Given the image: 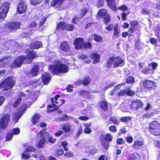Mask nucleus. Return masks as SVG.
Segmentation results:
<instances>
[{
  "instance_id": "f257e3e1",
  "label": "nucleus",
  "mask_w": 160,
  "mask_h": 160,
  "mask_svg": "<svg viewBox=\"0 0 160 160\" xmlns=\"http://www.w3.org/2000/svg\"><path fill=\"white\" fill-rule=\"evenodd\" d=\"M49 57H52L48 58V60L54 62L55 63L54 65H50L49 66V69L52 71L53 74L58 75L60 73H65L68 72V68L66 65L61 63L58 60H52V58H54L55 57L54 53H52V56L49 55Z\"/></svg>"
},
{
  "instance_id": "f03ea898",
  "label": "nucleus",
  "mask_w": 160,
  "mask_h": 160,
  "mask_svg": "<svg viewBox=\"0 0 160 160\" xmlns=\"http://www.w3.org/2000/svg\"><path fill=\"white\" fill-rule=\"evenodd\" d=\"M26 53L27 57L22 56L17 58L13 64L12 67H19L22 63L24 62L27 64H29L32 62L34 58L38 56L35 52L29 50H27Z\"/></svg>"
},
{
  "instance_id": "7ed1b4c3",
  "label": "nucleus",
  "mask_w": 160,
  "mask_h": 160,
  "mask_svg": "<svg viewBox=\"0 0 160 160\" xmlns=\"http://www.w3.org/2000/svg\"><path fill=\"white\" fill-rule=\"evenodd\" d=\"M60 96L56 95L53 98H51L52 105H49L48 107V111L51 112L57 109L59 106L64 103L65 100L63 99H60L58 98Z\"/></svg>"
},
{
  "instance_id": "20e7f679",
  "label": "nucleus",
  "mask_w": 160,
  "mask_h": 160,
  "mask_svg": "<svg viewBox=\"0 0 160 160\" xmlns=\"http://www.w3.org/2000/svg\"><path fill=\"white\" fill-rule=\"evenodd\" d=\"M15 84L14 78L13 77H9L6 78L3 82L0 84V88L2 87L4 91L11 89Z\"/></svg>"
},
{
  "instance_id": "39448f33",
  "label": "nucleus",
  "mask_w": 160,
  "mask_h": 160,
  "mask_svg": "<svg viewBox=\"0 0 160 160\" xmlns=\"http://www.w3.org/2000/svg\"><path fill=\"white\" fill-rule=\"evenodd\" d=\"M149 129L152 135L157 136L160 135V124L158 122L153 121L150 123Z\"/></svg>"
},
{
  "instance_id": "423d86ee",
  "label": "nucleus",
  "mask_w": 160,
  "mask_h": 160,
  "mask_svg": "<svg viewBox=\"0 0 160 160\" xmlns=\"http://www.w3.org/2000/svg\"><path fill=\"white\" fill-rule=\"evenodd\" d=\"M107 64L110 65H113L115 68L121 67L124 64V61L119 57H111L108 61Z\"/></svg>"
},
{
  "instance_id": "0eeeda50",
  "label": "nucleus",
  "mask_w": 160,
  "mask_h": 160,
  "mask_svg": "<svg viewBox=\"0 0 160 160\" xmlns=\"http://www.w3.org/2000/svg\"><path fill=\"white\" fill-rule=\"evenodd\" d=\"M9 3L3 4L0 8V22L3 20L6 17L9 7Z\"/></svg>"
},
{
  "instance_id": "6e6552de",
  "label": "nucleus",
  "mask_w": 160,
  "mask_h": 160,
  "mask_svg": "<svg viewBox=\"0 0 160 160\" xmlns=\"http://www.w3.org/2000/svg\"><path fill=\"white\" fill-rule=\"evenodd\" d=\"M37 137L39 140H52V138L48 132H45V130L43 129L38 134Z\"/></svg>"
},
{
  "instance_id": "1a4fd4ad",
  "label": "nucleus",
  "mask_w": 160,
  "mask_h": 160,
  "mask_svg": "<svg viewBox=\"0 0 160 160\" xmlns=\"http://www.w3.org/2000/svg\"><path fill=\"white\" fill-rule=\"evenodd\" d=\"M9 120V116L8 114L3 115L0 121V127L2 129L5 128L7 126Z\"/></svg>"
},
{
  "instance_id": "9d476101",
  "label": "nucleus",
  "mask_w": 160,
  "mask_h": 160,
  "mask_svg": "<svg viewBox=\"0 0 160 160\" xmlns=\"http://www.w3.org/2000/svg\"><path fill=\"white\" fill-rule=\"evenodd\" d=\"M157 66V63L152 62L148 64V68L143 70L142 72L144 74L152 73L154 72V70L156 69Z\"/></svg>"
},
{
  "instance_id": "9b49d317",
  "label": "nucleus",
  "mask_w": 160,
  "mask_h": 160,
  "mask_svg": "<svg viewBox=\"0 0 160 160\" xmlns=\"http://www.w3.org/2000/svg\"><path fill=\"white\" fill-rule=\"evenodd\" d=\"M143 85L146 88L154 89L156 87V83L150 80H146L143 81Z\"/></svg>"
},
{
  "instance_id": "f8f14e48",
  "label": "nucleus",
  "mask_w": 160,
  "mask_h": 160,
  "mask_svg": "<svg viewBox=\"0 0 160 160\" xmlns=\"http://www.w3.org/2000/svg\"><path fill=\"white\" fill-rule=\"evenodd\" d=\"M84 42L83 39L81 38H77L74 42L75 48L77 49H79L83 48Z\"/></svg>"
},
{
  "instance_id": "ddd939ff",
  "label": "nucleus",
  "mask_w": 160,
  "mask_h": 160,
  "mask_svg": "<svg viewBox=\"0 0 160 160\" xmlns=\"http://www.w3.org/2000/svg\"><path fill=\"white\" fill-rule=\"evenodd\" d=\"M27 9V7L25 3L21 1L17 8L18 12L20 14L24 13L26 11Z\"/></svg>"
},
{
  "instance_id": "4468645a",
  "label": "nucleus",
  "mask_w": 160,
  "mask_h": 160,
  "mask_svg": "<svg viewBox=\"0 0 160 160\" xmlns=\"http://www.w3.org/2000/svg\"><path fill=\"white\" fill-rule=\"evenodd\" d=\"M142 105L143 103L140 100H137L132 102L130 107L134 110H137Z\"/></svg>"
},
{
  "instance_id": "2eb2a0df",
  "label": "nucleus",
  "mask_w": 160,
  "mask_h": 160,
  "mask_svg": "<svg viewBox=\"0 0 160 160\" xmlns=\"http://www.w3.org/2000/svg\"><path fill=\"white\" fill-rule=\"evenodd\" d=\"M39 68L38 65H34L29 73V76L30 77H35L37 76L39 71Z\"/></svg>"
},
{
  "instance_id": "dca6fc26",
  "label": "nucleus",
  "mask_w": 160,
  "mask_h": 160,
  "mask_svg": "<svg viewBox=\"0 0 160 160\" xmlns=\"http://www.w3.org/2000/svg\"><path fill=\"white\" fill-rule=\"evenodd\" d=\"M107 2L108 6L113 11L117 10L116 1L114 0H106Z\"/></svg>"
},
{
  "instance_id": "f3484780",
  "label": "nucleus",
  "mask_w": 160,
  "mask_h": 160,
  "mask_svg": "<svg viewBox=\"0 0 160 160\" xmlns=\"http://www.w3.org/2000/svg\"><path fill=\"white\" fill-rule=\"evenodd\" d=\"M134 94V92L131 91L129 89H128L127 90H120L118 94L119 96H123L126 94L129 96H131L133 95Z\"/></svg>"
},
{
  "instance_id": "a211bd4d",
  "label": "nucleus",
  "mask_w": 160,
  "mask_h": 160,
  "mask_svg": "<svg viewBox=\"0 0 160 160\" xmlns=\"http://www.w3.org/2000/svg\"><path fill=\"white\" fill-rule=\"evenodd\" d=\"M51 79L50 75L47 72L44 73L42 75V80L44 84H48Z\"/></svg>"
},
{
  "instance_id": "6ab92c4d",
  "label": "nucleus",
  "mask_w": 160,
  "mask_h": 160,
  "mask_svg": "<svg viewBox=\"0 0 160 160\" xmlns=\"http://www.w3.org/2000/svg\"><path fill=\"white\" fill-rule=\"evenodd\" d=\"M60 48L61 50L65 52H68L70 51V47L67 42H62L60 44Z\"/></svg>"
},
{
  "instance_id": "aec40b11",
  "label": "nucleus",
  "mask_w": 160,
  "mask_h": 160,
  "mask_svg": "<svg viewBox=\"0 0 160 160\" xmlns=\"http://www.w3.org/2000/svg\"><path fill=\"white\" fill-rule=\"evenodd\" d=\"M64 0H53L51 2V5L52 7H54L58 8L60 7L62 3Z\"/></svg>"
},
{
  "instance_id": "412c9836",
  "label": "nucleus",
  "mask_w": 160,
  "mask_h": 160,
  "mask_svg": "<svg viewBox=\"0 0 160 160\" xmlns=\"http://www.w3.org/2000/svg\"><path fill=\"white\" fill-rule=\"evenodd\" d=\"M42 42L39 41H35L32 42L31 44V47L32 49H37L42 47Z\"/></svg>"
},
{
  "instance_id": "4be33fe9",
  "label": "nucleus",
  "mask_w": 160,
  "mask_h": 160,
  "mask_svg": "<svg viewBox=\"0 0 160 160\" xmlns=\"http://www.w3.org/2000/svg\"><path fill=\"white\" fill-rule=\"evenodd\" d=\"M90 57L91 58L94 60L93 63L94 64L98 62L99 61L100 56L98 54L92 53L90 55Z\"/></svg>"
},
{
  "instance_id": "5701e85b",
  "label": "nucleus",
  "mask_w": 160,
  "mask_h": 160,
  "mask_svg": "<svg viewBox=\"0 0 160 160\" xmlns=\"http://www.w3.org/2000/svg\"><path fill=\"white\" fill-rule=\"evenodd\" d=\"M27 95L22 92H20L19 95L18 97L17 101H16L14 104V107H17L18 104L21 102L22 98H24L26 97Z\"/></svg>"
},
{
  "instance_id": "b1692460",
  "label": "nucleus",
  "mask_w": 160,
  "mask_h": 160,
  "mask_svg": "<svg viewBox=\"0 0 160 160\" xmlns=\"http://www.w3.org/2000/svg\"><path fill=\"white\" fill-rule=\"evenodd\" d=\"M20 26V23L18 22H11L9 23L8 28L10 29H17Z\"/></svg>"
},
{
  "instance_id": "393cba45",
  "label": "nucleus",
  "mask_w": 160,
  "mask_h": 160,
  "mask_svg": "<svg viewBox=\"0 0 160 160\" xmlns=\"http://www.w3.org/2000/svg\"><path fill=\"white\" fill-rule=\"evenodd\" d=\"M107 13V10L106 9H102L99 10L97 13V18H100L105 16Z\"/></svg>"
},
{
  "instance_id": "a878e982",
  "label": "nucleus",
  "mask_w": 160,
  "mask_h": 160,
  "mask_svg": "<svg viewBox=\"0 0 160 160\" xmlns=\"http://www.w3.org/2000/svg\"><path fill=\"white\" fill-rule=\"evenodd\" d=\"M112 136L111 134L108 133L104 135H101L100 139L102 140H103L104 139H105V140H112Z\"/></svg>"
},
{
  "instance_id": "bb28decb",
  "label": "nucleus",
  "mask_w": 160,
  "mask_h": 160,
  "mask_svg": "<svg viewBox=\"0 0 160 160\" xmlns=\"http://www.w3.org/2000/svg\"><path fill=\"white\" fill-rule=\"evenodd\" d=\"M84 126L85 127L84 130L85 133L88 134L90 133L91 132V130L90 128L91 126V124L90 123L85 124Z\"/></svg>"
},
{
  "instance_id": "cd10ccee",
  "label": "nucleus",
  "mask_w": 160,
  "mask_h": 160,
  "mask_svg": "<svg viewBox=\"0 0 160 160\" xmlns=\"http://www.w3.org/2000/svg\"><path fill=\"white\" fill-rule=\"evenodd\" d=\"M66 23L63 22H60L57 25V28L58 29L66 30Z\"/></svg>"
},
{
  "instance_id": "c85d7f7f",
  "label": "nucleus",
  "mask_w": 160,
  "mask_h": 160,
  "mask_svg": "<svg viewBox=\"0 0 160 160\" xmlns=\"http://www.w3.org/2000/svg\"><path fill=\"white\" fill-rule=\"evenodd\" d=\"M22 115V111H20L19 112L13 114V117L14 119L16 120V122L18 121V120L20 118Z\"/></svg>"
},
{
  "instance_id": "c756f323",
  "label": "nucleus",
  "mask_w": 160,
  "mask_h": 160,
  "mask_svg": "<svg viewBox=\"0 0 160 160\" xmlns=\"http://www.w3.org/2000/svg\"><path fill=\"white\" fill-rule=\"evenodd\" d=\"M40 117V115L39 114H35L32 118V121L34 124L36 123L37 122Z\"/></svg>"
},
{
  "instance_id": "7c9ffc66",
  "label": "nucleus",
  "mask_w": 160,
  "mask_h": 160,
  "mask_svg": "<svg viewBox=\"0 0 160 160\" xmlns=\"http://www.w3.org/2000/svg\"><path fill=\"white\" fill-rule=\"evenodd\" d=\"M129 159L130 160H139L140 156L138 154L135 153L130 156L129 158Z\"/></svg>"
},
{
  "instance_id": "2f4dec72",
  "label": "nucleus",
  "mask_w": 160,
  "mask_h": 160,
  "mask_svg": "<svg viewBox=\"0 0 160 160\" xmlns=\"http://www.w3.org/2000/svg\"><path fill=\"white\" fill-rule=\"evenodd\" d=\"M120 33V31L118 29V25L116 24L114 27V35L118 37Z\"/></svg>"
},
{
  "instance_id": "473e14b6",
  "label": "nucleus",
  "mask_w": 160,
  "mask_h": 160,
  "mask_svg": "<svg viewBox=\"0 0 160 160\" xmlns=\"http://www.w3.org/2000/svg\"><path fill=\"white\" fill-rule=\"evenodd\" d=\"M100 106L102 109L105 110L107 109L108 105L107 102L105 101L104 100L101 102Z\"/></svg>"
},
{
  "instance_id": "72a5a7b5",
  "label": "nucleus",
  "mask_w": 160,
  "mask_h": 160,
  "mask_svg": "<svg viewBox=\"0 0 160 160\" xmlns=\"http://www.w3.org/2000/svg\"><path fill=\"white\" fill-rule=\"evenodd\" d=\"M80 95L86 97L88 98H90V94L88 92L86 91H81L80 93Z\"/></svg>"
},
{
  "instance_id": "f704fd0d",
  "label": "nucleus",
  "mask_w": 160,
  "mask_h": 160,
  "mask_svg": "<svg viewBox=\"0 0 160 160\" xmlns=\"http://www.w3.org/2000/svg\"><path fill=\"white\" fill-rule=\"evenodd\" d=\"M71 127V125L70 124L66 123L63 125L62 128L65 132H68L70 131Z\"/></svg>"
},
{
  "instance_id": "c9c22d12",
  "label": "nucleus",
  "mask_w": 160,
  "mask_h": 160,
  "mask_svg": "<svg viewBox=\"0 0 160 160\" xmlns=\"http://www.w3.org/2000/svg\"><path fill=\"white\" fill-rule=\"evenodd\" d=\"M142 144L143 142L141 141H136L134 142L133 147L134 148H138Z\"/></svg>"
},
{
  "instance_id": "e433bc0d",
  "label": "nucleus",
  "mask_w": 160,
  "mask_h": 160,
  "mask_svg": "<svg viewBox=\"0 0 160 160\" xmlns=\"http://www.w3.org/2000/svg\"><path fill=\"white\" fill-rule=\"evenodd\" d=\"M90 82V79L88 77L84 78L82 81V83L84 86H87Z\"/></svg>"
},
{
  "instance_id": "4c0bfd02",
  "label": "nucleus",
  "mask_w": 160,
  "mask_h": 160,
  "mask_svg": "<svg viewBox=\"0 0 160 160\" xmlns=\"http://www.w3.org/2000/svg\"><path fill=\"white\" fill-rule=\"evenodd\" d=\"M93 36L94 40L97 42H100L102 40V37L98 35L94 34Z\"/></svg>"
},
{
  "instance_id": "58836bf2",
  "label": "nucleus",
  "mask_w": 160,
  "mask_h": 160,
  "mask_svg": "<svg viewBox=\"0 0 160 160\" xmlns=\"http://www.w3.org/2000/svg\"><path fill=\"white\" fill-rule=\"evenodd\" d=\"M74 26L73 24H67L66 23V30L68 31H72L74 29Z\"/></svg>"
},
{
  "instance_id": "ea45409f",
  "label": "nucleus",
  "mask_w": 160,
  "mask_h": 160,
  "mask_svg": "<svg viewBox=\"0 0 160 160\" xmlns=\"http://www.w3.org/2000/svg\"><path fill=\"white\" fill-rule=\"evenodd\" d=\"M26 152H27L25 151L22 155V158L25 159H28L30 157V155L26 153Z\"/></svg>"
},
{
  "instance_id": "a19ab883",
  "label": "nucleus",
  "mask_w": 160,
  "mask_h": 160,
  "mask_svg": "<svg viewBox=\"0 0 160 160\" xmlns=\"http://www.w3.org/2000/svg\"><path fill=\"white\" fill-rule=\"evenodd\" d=\"M132 31L133 29L131 28L128 31V33L127 32H123L122 34V36L123 37H126L128 34L129 35H131Z\"/></svg>"
},
{
  "instance_id": "79ce46f5",
  "label": "nucleus",
  "mask_w": 160,
  "mask_h": 160,
  "mask_svg": "<svg viewBox=\"0 0 160 160\" xmlns=\"http://www.w3.org/2000/svg\"><path fill=\"white\" fill-rule=\"evenodd\" d=\"M134 79L133 77H129L127 79V82L128 83L132 84L134 82Z\"/></svg>"
},
{
  "instance_id": "37998d69",
  "label": "nucleus",
  "mask_w": 160,
  "mask_h": 160,
  "mask_svg": "<svg viewBox=\"0 0 160 160\" xmlns=\"http://www.w3.org/2000/svg\"><path fill=\"white\" fill-rule=\"evenodd\" d=\"M110 20V15L108 14L104 18V22L106 24H108Z\"/></svg>"
},
{
  "instance_id": "c03bdc74",
  "label": "nucleus",
  "mask_w": 160,
  "mask_h": 160,
  "mask_svg": "<svg viewBox=\"0 0 160 160\" xmlns=\"http://www.w3.org/2000/svg\"><path fill=\"white\" fill-rule=\"evenodd\" d=\"M36 150L35 148L32 146H29L27 147V149L25 150V151L28 152H34Z\"/></svg>"
},
{
  "instance_id": "a18cd8bd",
  "label": "nucleus",
  "mask_w": 160,
  "mask_h": 160,
  "mask_svg": "<svg viewBox=\"0 0 160 160\" xmlns=\"http://www.w3.org/2000/svg\"><path fill=\"white\" fill-rule=\"evenodd\" d=\"M121 85V84L117 85L114 88V90L110 92V94L111 95H114V92L120 88Z\"/></svg>"
},
{
  "instance_id": "49530a36",
  "label": "nucleus",
  "mask_w": 160,
  "mask_h": 160,
  "mask_svg": "<svg viewBox=\"0 0 160 160\" xmlns=\"http://www.w3.org/2000/svg\"><path fill=\"white\" fill-rule=\"evenodd\" d=\"M102 144L105 149H107L108 148V141H102Z\"/></svg>"
},
{
  "instance_id": "de8ad7c7",
  "label": "nucleus",
  "mask_w": 160,
  "mask_h": 160,
  "mask_svg": "<svg viewBox=\"0 0 160 160\" xmlns=\"http://www.w3.org/2000/svg\"><path fill=\"white\" fill-rule=\"evenodd\" d=\"M61 144L62 145L63 148L64 150L66 151H67L68 150V148L66 147V146L68 145V143L66 141H65L63 142H62Z\"/></svg>"
},
{
  "instance_id": "09e8293b",
  "label": "nucleus",
  "mask_w": 160,
  "mask_h": 160,
  "mask_svg": "<svg viewBox=\"0 0 160 160\" xmlns=\"http://www.w3.org/2000/svg\"><path fill=\"white\" fill-rule=\"evenodd\" d=\"M128 9L126 6L125 5H122L117 8L121 11H127L128 10Z\"/></svg>"
},
{
  "instance_id": "8fccbe9b",
  "label": "nucleus",
  "mask_w": 160,
  "mask_h": 160,
  "mask_svg": "<svg viewBox=\"0 0 160 160\" xmlns=\"http://www.w3.org/2000/svg\"><path fill=\"white\" fill-rule=\"evenodd\" d=\"M74 60L73 57H71L69 60H68L66 61V63L68 65L69 64V63H70V64H74Z\"/></svg>"
},
{
  "instance_id": "3c124183",
  "label": "nucleus",
  "mask_w": 160,
  "mask_h": 160,
  "mask_svg": "<svg viewBox=\"0 0 160 160\" xmlns=\"http://www.w3.org/2000/svg\"><path fill=\"white\" fill-rule=\"evenodd\" d=\"M44 141H39L38 144L36 145L39 148H42L44 145Z\"/></svg>"
},
{
  "instance_id": "603ef678",
  "label": "nucleus",
  "mask_w": 160,
  "mask_h": 160,
  "mask_svg": "<svg viewBox=\"0 0 160 160\" xmlns=\"http://www.w3.org/2000/svg\"><path fill=\"white\" fill-rule=\"evenodd\" d=\"M37 95L38 94H36V93H32V92H30L29 94L28 95V97L30 98L32 96L34 98L33 100L34 99V100H36V98H37L38 97Z\"/></svg>"
},
{
  "instance_id": "864d4df0",
  "label": "nucleus",
  "mask_w": 160,
  "mask_h": 160,
  "mask_svg": "<svg viewBox=\"0 0 160 160\" xmlns=\"http://www.w3.org/2000/svg\"><path fill=\"white\" fill-rule=\"evenodd\" d=\"M42 0H30L31 3L34 5L38 4Z\"/></svg>"
},
{
  "instance_id": "5fc2aeb1",
  "label": "nucleus",
  "mask_w": 160,
  "mask_h": 160,
  "mask_svg": "<svg viewBox=\"0 0 160 160\" xmlns=\"http://www.w3.org/2000/svg\"><path fill=\"white\" fill-rule=\"evenodd\" d=\"M83 48H90L92 47V45L90 42L85 43V42L83 45Z\"/></svg>"
},
{
  "instance_id": "6e6d98bb",
  "label": "nucleus",
  "mask_w": 160,
  "mask_h": 160,
  "mask_svg": "<svg viewBox=\"0 0 160 160\" xmlns=\"http://www.w3.org/2000/svg\"><path fill=\"white\" fill-rule=\"evenodd\" d=\"M130 120V118L128 117H125L121 118L120 120L123 122H127Z\"/></svg>"
},
{
  "instance_id": "4d7b16f0",
  "label": "nucleus",
  "mask_w": 160,
  "mask_h": 160,
  "mask_svg": "<svg viewBox=\"0 0 160 160\" xmlns=\"http://www.w3.org/2000/svg\"><path fill=\"white\" fill-rule=\"evenodd\" d=\"M104 1V0H98L97 4V7H100L102 6L103 4Z\"/></svg>"
},
{
  "instance_id": "13d9d810",
  "label": "nucleus",
  "mask_w": 160,
  "mask_h": 160,
  "mask_svg": "<svg viewBox=\"0 0 160 160\" xmlns=\"http://www.w3.org/2000/svg\"><path fill=\"white\" fill-rule=\"evenodd\" d=\"M128 14V13H126L125 12H123L121 14V17L123 20H125L126 19V17Z\"/></svg>"
},
{
  "instance_id": "bf43d9fd",
  "label": "nucleus",
  "mask_w": 160,
  "mask_h": 160,
  "mask_svg": "<svg viewBox=\"0 0 160 160\" xmlns=\"http://www.w3.org/2000/svg\"><path fill=\"white\" fill-rule=\"evenodd\" d=\"M20 132V130L19 128H16L13 129V132L14 134H18Z\"/></svg>"
},
{
  "instance_id": "052dcab7",
  "label": "nucleus",
  "mask_w": 160,
  "mask_h": 160,
  "mask_svg": "<svg viewBox=\"0 0 160 160\" xmlns=\"http://www.w3.org/2000/svg\"><path fill=\"white\" fill-rule=\"evenodd\" d=\"M110 120L116 124H118V121L116 119V118L114 117H112L110 118Z\"/></svg>"
},
{
  "instance_id": "680f3d73",
  "label": "nucleus",
  "mask_w": 160,
  "mask_h": 160,
  "mask_svg": "<svg viewBox=\"0 0 160 160\" xmlns=\"http://www.w3.org/2000/svg\"><path fill=\"white\" fill-rule=\"evenodd\" d=\"M110 130L112 132H115L117 131L116 127L114 126H112L109 127Z\"/></svg>"
},
{
  "instance_id": "e2e57ef3",
  "label": "nucleus",
  "mask_w": 160,
  "mask_h": 160,
  "mask_svg": "<svg viewBox=\"0 0 160 160\" xmlns=\"http://www.w3.org/2000/svg\"><path fill=\"white\" fill-rule=\"evenodd\" d=\"M114 26L113 24H110L106 28V29L108 31H111L112 30L113 28H114Z\"/></svg>"
},
{
  "instance_id": "0e129e2a",
  "label": "nucleus",
  "mask_w": 160,
  "mask_h": 160,
  "mask_svg": "<svg viewBox=\"0 0 160 160\" xmlns=\"http://www.w3.org/2000/svg\"><path fill=\"white\" fill-rule=\"evenodd\" d=\"M13 137V134L11 133H8L6 136V140H11Z\"/></svg>"
},
{
  "instance_id": "69168bd1",
  "label": "nucleus",
  "mask_w": 160,
  "mask_h": 160,
  "mask_svg": "<svg viewBox=\"0 0 160 160\" xmlns=\"http://www.w3.org/2000/svg\"><path fill=\"white\" fill-rule=\"evenodd\" d=\"M141 12L142 13L146 14H148L150 13V11H148L146 9L144 8H142L141 9Z\"/></svg>"
},
{
  "instance_id": "338daca9",
  "label": "nucleus",
  "mask_w": 160,
  "mask_h": 160,
  "mask_svg": "<svg viewBox=\"0 0 160 160\" xmlns=\"http://www.w3.org/2000/svg\"><path fill=\"white\" fill-rule=\"evenodd\" d=\"M64 156L68 157H71L72 156H73V154L71 152H69L65 153L64 154Z\"/></svg>"
},
{
  "instance_id": "774afa93",
  "label": "nucleus",
  "mask_w": 160,
  "mask_h": 160,
  "mask_svg": "<svg viewBox=\"0 0 160 160\" xmlns=\"http://www.w3.org/2000/svg\"><path fill=\"white\" fill-rule=\"evenodd\" d=\"M98 160H108V158L106 156L102 155L99 158Z\"/></svg>"
}]
</instances>
